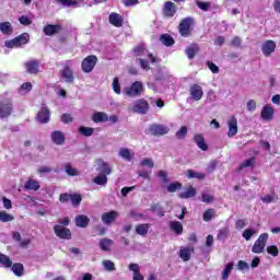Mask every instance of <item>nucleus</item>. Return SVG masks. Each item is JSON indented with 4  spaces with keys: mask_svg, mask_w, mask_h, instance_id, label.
Here are the masks:
<instances>
[{
    "mask_svg": "<svg viewBox=\"0 0 280 280\" xmlns=\"http://www.w3.org/2000/svg\"><path fill=\"white\" fill-rule=\"evenodd\" d=\"M194 141L198 145V148L203 152H207V150H209V145H207V142H205V136L196 135L194 137Z\"/></svg>",
    "mask_w": 280,
    "mask_h": 280,
    "instance_id": "nucleus-29",
    "label": "nucleus"
},
{
    "mask_svg": "<svg viewBox=\"0 0 280 280\" xmlns=\"http://www.w3.org/2000/svg\"><path fill=\"white\" fill-rule=\"evenodd\" d=\"M35 119L38 121V124H49L51 119V112L49 110V107H47L45 104H42V107L37 112Z\"/></svg>",
    "mask_w": 280,
    "mask_h": 280,
    "instance_id": "nucleus-8",
    "label": "nucleus"
},
{
    "mask_svg": "<svg viewBox=\"0 0 280 280\" xmlns=\"http://www.w3.org/2000/svg\"><path fill=\"white\" fill-rule=\"evenodd\" d=\"M161 43H163L165 45V47H172V45H174V43H176L174 40V37H172V35L170 34H162L160 37Z\"/></svg>",
    "mask_w": 280,
    "mask_h": 280,
    "instance_id": "nucleus-38",
    "label": "nucleus"
},
{
    "mask_svg": "<svg viewBox=\"0 0 280 280\" xmlns=\"http://www.w3.org/2000/svg\"><path fill=\"white\" fill-rule=\"evenodd\" d=\"M267 242L268 233L260 234L252 247V253H254L255 255H261V253H264V250L266 249Z\"/></svg>",
    "mask_w": 280,
    "mask_h": 280,
    "instance_id": "nucleus-5",
    "label": "nucleus"
},
{
    "mask_svg": "<svg viewBox=\"0 0 280 280\" xmlns=\"http://www.w3.org/2000/svg\"><path fill=\"white\" fill-rule=\"evenodd\" d=\"M189 94L191 100L195 102H200V100H202L205 96V91H202V86H200L198 83H194L189 88Z\"/></svg>",
    "mask_w": 280,
    "mask_h": 280,
    "instance_id": "nucleus-13",
    "label": "nucleus"
},
{
    "mask_svg": "<svg viewBox=\"0 0 280 280\" xmlns=\"http://www.w3.org/2000/svg\"><path fill=\"white\" fill-rule=\"evenodd\" d=\"M61 78L68 84H73L75 78L73 77V70L69 66H65L63 69L60 71Z\"/></svg>",
    "mask_w": 280,
    "mask_h": 280,
    "instance_id": "nucleus-20",
    "label": "nucleus"
},
{
    "mask_svg": "<svg viewBox=\"0 0 280 280\" xmlns=\"http://www.w3.org/2000/svg\"><path fill=\"white\" fill-rule=\"evenodd\" d=\"M71 200V194L62 192L59 196V201L62 202V205L69 202Z\"/></svg>",
    "mask_w": 280,
    "mask_h": 280,
    "instance_id": "nucleus-61",
    "label": "nucleus"
},
{
    "mask_svg": "<svg viewBox=\"0 0 280 280\" xmlns=\"http://www.w3.org/2000/svg\"><path fill=\"white\" fill-rule=\"evenodd\" d=\"M45 36H56L62 32V25L60 24H46L43 28Z\"/></svg>",
    "mask_w": 280,
    "mask_h": 280,
    "instance_id": "nucleus-14",
    "label": "nucleus"
},
{
    "mask_svg": "<svg viewBox=\"0 0 280 280\" xmlns=\"http://www.w3.org/2000/svg\"><path fill=\"white\" fill-rule=\"evenodd\" d=\"M65 170H66V174H68V176H80V171H78V168L73 167L71 165V163H66Z\"/></svg>",
    "mask_w": 280,
    "mask_h": 280,
    "instance_id": "nucleus-40",
    "label": "nucleus"
},
{
    "mask_svg": "<svg viewBox=\"0 0 280 280\" xmlns=\"http://www.w3.org/2000/svg\"><path fill=\"white\" fill-rule=\"evenodd\" d=\"M14 113V103L10 97L0 98V119H8Z\"/></svg>",
    "mask_w": 280,
    "mask_h": 280,
    "instance_id": "nucleus-2",
    "label": "nucleus"
},
{
    "mask_svg": "<svg viewBox=\"0 0 280 280\" xmlns=\"http://www.w3.org/2000/svg\"><path fill=\"white\" fill-rule=\"evenodd\" d=\"M148 231H150V224L148 223L138 224L136 226V233L138 235H141L142 237H145L148 235Z\"/></svg>",
    "mask_w": 280,
    "mask_h": 280,
    "instance_id": "nucleus-33",
    "label": "nucleus"
},
{
    "mask_svg": "<svg viewBox=\"0 0 280 280\" xmlns=\"http://www.w3.org/2000/svg\"><path fill=\"white\" fill-rule=\"evenodd\" d=\"M201 200H202V202H206L207 205H211V202H213L214 198H213V196H211L209 194H202Z\"/></svg>",
    "mask_w": 280,
    "mask_h": 280,
    "instance_id": "nucleus-63",
    "label": "nucleus"
},
{
    "mask_svg": "<svg viewBox=\"0 0 280 280\" xmlns=\"http://www.w3.org/2000/svg\"><path fill=\"white\" fill-rule=\"evenodd\" d=\"M79 132L80 135H83V137H91L93 136V132H95V129L91 127H80Z\"/></svg>",
    "mask_w": 280,
    "mask_h": 280,
    "instance_id": "nucleus-49",
    "label": "nucleus"
},
{
    "mask_svg": "<svg viewBox=\"0 0 280 280\" xmlns=\"http://www.w3.org/2000/svg\"><path fill=\"white\" fill-rule=\"evenodd\" d=\"M138 61L140 62V67L143 71H150V61L141 58H139Z\"/></svg>",
    "mask_w": 280,
    "mask_h": 280,
    "instance_id": "nucleus-62",
    "label": "nucleus"
},
{
    "mask_svg": "<svg viewBox=\"0 0 280 280\" xmlns=\"http://www.w3.org/2000/svg\"><path fill=\"white\" fill-rule=\"evenodd\" d=\"M119 217V213L117 211H109V212H105L102 214V222H104V224H113V222H115V220H117V218Z\"/></svg>",
    "mask_w": 280,
    "mask_h": 280,
    "instance_id": "nucleus-22",
    "label": "nucleus"
},
{
    "mask_svg": "<svg viewBox=\"0 0 280 280\" xmlns=\"http://www.w3.org/2000/svg\"><path fill=\"white\" fill-rule=\"evenodd\" d=\"M93 183L95 185H101L102 187H106V185H108V176L100 174L98 176L93 178Z\"/></svg>",
    "mask_w": 280,
    "mask_h": 280,
    "instance_id": "nucleus-36",
    "label": "nucleus"
},
{
    "mask_svg": "<svg viewBox=\"0 0 280 280\" xmlns=\"http://www.w3.org/2000/svg\"><path fill=\"white\" fill-rule=\"evenodd\" d=\"M13 220H14V215L5 211H0V222H12Z\"/></svg>",
    "mask_w": 280,
    "mask_h": 280,
    "instance_id": "nucleus-50",
    "label": "nucleus"
},
{
    "mask_svg": "<svg viewBox=\"0 0 280 280\" xmlns=\"http://www.w3.org/2000/svg\"><path fill=\"white\" fill-rule=\"evenodd\" d=\"M177 139H185L187 137V126H183L177 132H176Z\"/></svg>",
    "mask_w": 280,
    "mask_h": 280,
    "instance_id": "nucleus-60",
    "label": "nucleus"
},
{
    "mask_svg": "<svg viewBox=\"0 0 280 280\" xmlns=\"http://www.w3.org/2000/svg\"><path fill=\"white\" fill-rule=\"evenodd\" d=\"M171 231L176 233V235H183V224L178 221H171L170 223Z\"/></svg>",
    "mask_w": 280,
    "mask_h": 280,
    "instance_id": "nucleus-35",
    "label": "nucleus"
},
{
    "mask_svg": "<svg viewBox=\"0 0 280 280\" xmlns=\"http://www.w3.org/2000/svg\"><path fill=\"white\" fill-rule=\"evenodd\" d=\"M56 3L63 5V8H71V5H78V1L75 0H55Z\"/></svg>",
    "mask_w": 280,
    "mask_h": 280,
    "instance_id": "nucleus-52",
    "label": "nucleus"
},
{
    "mask_svg": "<svg viewBox=\"0 0 280 280\" xmlns=\"http://www.w3.org/2000/svg\"><path fill=\"white\" fill-rule=\"evenodd\" d=\"M0 32L4 36H12V34H14V28L12 27V23L1 22L0 23Z\"/></svg>",
    "mask_w": 280,
    "mask_h": 280,
    "instance_id": "nucleus-25",
    "label": "nucleus"
},
{
    "mask_svg": "<svg viewBox=\"0 0 280 280\" xmlns=\"http://www.w3.org/2000/svg\"><path fill=\"white\" fill-rule=\"evenodd\" d=\"M101 250L108 252L110 250V246H113V240L110 238H102L98 243Z\"/></svg>",
    "mask_w": 280,
    "mask_h": 280,
    "instance_id": "nucleus-39",
    "label": "nucleus"
},
{
    "mask_svg": "<svg viewBox=\"0 0 280 280\" xmlns=\"http://www.w3.org/2000/svg\"><path fill=\"white\" fill-rule=\"evenodd\" d=\"M50 139L56 145H62L66 141L65 133L60 130L52 131Z\"/></svg>",
    "mask_w": 280,
    "mask_h": 280,
    "instance_id": "nucleus-21",
    "label": "nucleus"
},
{
    "mask_svg": "<svg viewBox=\"0 0 280 280\" xmlns=\"http://www.w3.org/2000/svg\"><path fill=\"white\" fill-rule=\"evenodd\" d=\"M30 43V34L28 33H22L21 35L16 36L13 39L7 40L4 43L5 47L9 49H14V47H23V45H27Z\"/></svg>",
    "mask_w": 280,
    "mask_h": 280,
    "instance_id": "nucleus-3",
    "label": "nucleus"
},
{
    "mask_svg": "<svg viewBox=\"0 0 280 280\" xmlns=\"http://www.w3.org/2000/svg\"><path fill=\"white\" fill-rule=\"evenodd\" d=\"M0 265L3 266V268H12V259L0 253Z\"/></svg>",
    "mask_w": 280,
    "mask_h": 280,
    "instance_id": "nucleus-42",
    "label": "nucleus"
},
{
    "mask_svg": "<svg viewBox=\"0 0 280 280\" xmlns=\"http://www.w3.org/2000/svg\"><path fill=\"white\" fill-rule=\"evenodd\" d=\"M195 25H196V20H194V18L188 16V18L182 19L178 25V32L180 36H183L184 38H189V36H191V33L194 32L192 26Z\"/></svg>",
    "mask_w": 280,
    "mask_h": 280,
    "instance_id": "nucleus-1",
    "label": "nucleus"
},
{
    "mask_svg": "<svg viewBox=\"0 0 280 280\" xmlns=\"http://www.w3.org/2000/svg\"><path fill=\"white\" fill-rule=\"evenodd\" d=\"M176 12H177V8L174 2L172 1L164 2V8H163L164 16H167V19H172L176 14Z\"/></svg>",
    "mask_w": 280,
    "mask_h": 280,
    "instance_id": "nucleus-17",
    "label": "nucleus"
},
{
    "mask_svg": "<svg viewBox=\"0 0 280 280\" xmlns=\"http://www.w3.org/2000/svg\"><path fill=\"white\" fill-rule=\"evenodd\" d=\"M32 89H33L32 82H24L21 85L19 93H30V91H32Z\"/></svg>",
    "mask_w": 280,
    "mask_h": 280,
    "instance_id": "nucleus-54",
    "label": "nucleus"
},
{
    "mask_svg": "<svg viewBox=\"0 0 280 280\" xmlns=\"http://www.w3.org/2000/svg\"><path fill=\"white\" fill-rule=\"evenodd\" d=\"M267 253L271 255L272 257H278L279 256V248L277 245H270L267 247Z\"/></svg>",
    "mask_w": 280,
    "mask_h": 280,
    "instance_id": "nucleus-57",
    "label": "nucleus"
},
{
    "mask_svg": "<svg viewBox=\"0 0 280 280\" xmlns=\"http://www.w3.org/2000/svg\"><path fill=\"white\" fill-rule=\"evenodd\" d=\"M256 163H257V158L252 156L245 160L243 163H241L236 172H242V170H246V167H255Z\"/></svg>",
    "mask_w": 280,
    "mask_h": 280,
    "instance_id": "nucleus-28",
    "label": "nucleus"
},
{
    "mask_svg": "<svg viewBox=\"0 0 280 280\" xmlns=\"http://www.w3.org/2000/svg\"><path fill=\"white\" fill-rule=\"evenodd\" d=\"M260 117L264 121H272L275 118V108L270 105H265L260 112Z\"/></svg>",
    "mask_w": 280,
    "mask_h": 280,
    "instance_id": "nucleus-16",
    "label": "nucleus"
},
{
    "mask_svg": "<svg viewBox=\"0 0 280 280\" xmlns=\"http://www.w3.org/2000/svg\"><path fill=\"white\" fill-rule=\"evenodd\" d=\"M140 165L142 167H149L150 170H152V167H154V161L152 160V158H145L140 162Z\"/></svg>",
    "mask_w": 280,
    "mask_h": 280,
    "instance_id": "nucleus-53",
    "label": "nucleus"
},
{
    "mask_svg": "<svg viewBox=\"0 0 280 280\" xmlns=\"http://www.w3.org/2000/svg\"><path fill=\"white\" fill-rule=\"evenodd\" d=\"M24 188L28 191H38L40 189V183L38 180L30 178L25 184Z\"/></svg>",
    "mask_w": 280,
    "mask_h": 280,
    "instance_id": "nucleus-27",
    "label": "nucleus"
},
{
    "mask_svg": "<svg viewBox=\"0 0 280 280\" xmlns=\"http://www.w3.org/2000/svg\"><path fill=\"white\" fill-rule=\"evenodd\" d=\"M92 120L94 124H102L104 121H108V115H106L104 112H97L93 114Z\"/></svg>",
    "mask_w": 280,
    "mask_h": 280,
    "instance_id": "nucleus-31",
    "label": "nucleus"
},
{
    "mask_svg": "<svg viewBox=\"0 0 280 280\" xmlns=\"http://www.w3.org/2000/svg\"><path fill=\"white\" fill-rule=\"evenodd\" d=\"M206 65L212 73H220V68L213 61H207Z\"/></svg>",
    "mask_w": 280,
    "mask_h": 280,
    "instance_id": "nucleus-59",
    "label": "nucleus"
},
{
    "mask_svg": "<svg viewBox=\"0 0 280 280\" xmlns=\"http://www.w3.org/2000/svg\"><path fill=\"white\" fill-rule=\"evenodd\" d=\"M178 189H183V184H180L179 182L172 183L167 186V191L170 194H174L178 191Z\"/></svg>",
    "mask_w": 280,
    "mask_h": 280,
    "instance_id": "nucleus-46",
    "label": "nucleus"
},
{
    "mask_svg": "<svg viewBox=\"0 0 280 280\" xmlns=\"http://www.w3.org/2000/svg\"><path fill=\"white\" fill-rule=\"evenodd\" d=\"M70 201L72 207H80L82 203V195L80 194H71Z\"/></svg>",
    "mask_w": 280,
    "mask_h": 280,
    "instance_id": "nucleus-43",
    "label": "nucleus"
},
{
    "mask_svg": "<svg viewBox=\"0 0 280 280\" xmlns=\"http://www.w3.org/2000/svg\"><path fill=\"white\" fill-rule=\"evenodd\" d=\"M186 177L189 179L196 178L197 180H205V178H207V175L205 173H198L194 170H187Z\"/></svg>",
    "mask_w": 280,
    "mask_h": 280,
    "instance_id": "nucleus-30",
    "label": "nucleus"
},
{
    "mask_svg": "<svg viewBox=\"0 0 280 280\" xmlns=\"http://www.w3.org/2000/svg\"><path fill=\"white\" fill-rule=\"evenodd\" d=\"M98 171L105 176H110V174L113 173V168H110V165H108V163L106 162L101 163V165L98 166Z\"/></svg>",
    "mask_w": 280,
    "mask_h": 280,
    "instance_id": "nucleus-41",
    "label": "nucleus"
},
{
    "mask_svg": "<svg viewBox=\"0 0 280 280\" xmlns=\"http://www.w3.org/2000/svg\"><path fill=\"white\" fill-rule=\"evenodd\" d=\"M108 22L114 27H124V16L121 14L112 12L108 18Z\"/></svg>",
    "mask_w": 280,
    "mask_h": 280,
    "instance_id": "nucleus-19",
    "label": "nucleus"
},
{
    "mask_svg": "<svg viewBox=\"0 0 280 280\" xmlns=\"http://www.w3.org/2000/svg\"><path fill=\"white\" fill-rule=\"evenodd\" d=\"M143 91H145V89L143 88V83H141V81H136L129 88L124 89V93L127 95V97H140Z\"/></svg>",
    "mask_w": 280,
    "mask_h": 280,
    "instance_id": "nucleus-4",
    "label": "nucleus"
},
{
    "mask_svg": "<svg viewBox=\"0 0 280 280\" xmlns=\"http://www.w3.org/2000/svg\"><path fill=\"white\" fill-rule=\"evenodd\" d=\"M150 211L152 213H156L159 218H163L165 215V210L163 209V206H161V203H153L150 208Z\"/></svg>",
    "mask_w": 280,
    "mask_h": 280,
    "instance_id": "nucleus-34",
    "label": "nucleus"
},
{
    "mask_svg": "<svg viewBox=\"0 0 280 280\" xmlns=\"http://www.w3.org/2000/svg\"><path fill=\"white\" fill-rule=\"evenodd\" d=\"M254 235H255V231L250 229L244 230L243 232V237L244 240H246V242H250Z\"/></svg>",
    "mask_w": 280,
    "mask_h": 280,
    "instance_id": "nucleus-58",
    "label": "nucleus"
},
{
    "mask_svg": "<svg viewBox=\"0 0 280 280\" xmlns=\"http://www.w3.org/2000/svg\"><path fill=\"white\" fill-rule=\"evenodd\" d=\"M233 271V262H229L222 271V279H229L231 272Z\"/></svg>",
    "mask_w": 280,
    "mask_h": 280,
    "instance_id": "nucleus-48",
    "label": "nucleus"
},
{
    "mask_svg": "<svg viewBox=\"0 0 280 280\" xmlns=\"http://www.w3.org/2000/svg\"><path fill=\"white\" fill-rule=\"evenodd\" d=\"M215 217V210L214 209H207L203 214V221L205 222H211V220H213V218Z\"/></svg>",
    "mask_w": 280,
    "mask_h": 280,
    "instance_id": "nucleus-45",
    "label": "nucleus"
},
{
    "mask_svg": "<svg viewBox=\"0 0 280 280\" xmlns=\"http://www.w3.org/2000/svg\"><path fill=\"white\" fill-rule=\"evenodd\" d=\"M12 272L15 275V277H23L25 273V267L21 262H14L12 266Z\"/></svg>",
    "mask_w": 280,
    "mask_h": 280,
    "instance_id": "nucleus-32",
    "label": "nucleus"
},
{
    "mask_svg": "<svg viewBox=\"0 0 280 280\" xmlns=\"http://www.w3.org/2000/svg\"><path fill=\"white\" fill-rule=\"evenodd\" d=\"M74 222L75 226H78L79 229H86V226H89V223L91 222V219H89L86 214H79L75 217Z\"/></svg>",
    "mask_w": 280,
    "mask_h": 280,
    "instance_id": "nucleus-23",
    "label": "nucleus"
},
{
    "mask_svg": "<svg viewBox=\"0 0 280 280\" xmlns=\"http://www.w3.org/2000/svg\"><path fill=\"white\" fill-rule=\"evenodd\" d=\"M196 194H197L196 188H194V186H190L184 192L179 194V198L182 199L195 198Z\"/></svg>",
    "mask_w": 280,
    "mask_h": 280,
    "instance_id": "nucleus-37",
    "label": "nucleus"
},
{
    "mask_svg": "<svg viewBox=\"0 0 280 280\" xmlns=\"http://www.w3.org/2000/svg\"><path fill=\"white\" fill-rule=\"evenodd\" d=\"M103 266L108 272H114V270H116L115 262H113V260H104Z\"/></svg>",
    "mask_w": 280,
    "mask_h": 280,
    "instance_id": "nucleus-56",
    "label": "nucleus"
},
{
    "mask_svg": "<svg viewBox=\"0 0 280 280\" xmlns=\"http://www.w3.org/2000/svg\"><path fill=\"white\" fill-rule=\"evenodd\" d=\"M276 49H277V43L272 39H267L261 45V51L266 58H270V56L275 54Z\"/></svg>",
    "mask_w": 280,
    "mask_h": 280,
    "instance_id": "nucleus-11",
    "label": "nucleus"
},
{
    "mask_svg": "<svg viewBox=\"0 0 280 280\" xmlns=\"http://www.w3.org/2000/svg\"><path fill=\"white\" fill-rule=\"evenodd\" d=\"M194 250H195L194 246L182 247L179 249L180 259H183V261H189L191 259V253H194Z\"/></svg>",
    "mask_w": 280,
    "mask_h": 280,
    "instance_id": "nucleus-24",
    "label": "nucleus"
},
{
    "mask_svg": "<svg viewBox=\"0 0 280 280\" xmlns=\"http://www.w3.org/2000/svg\"><path fill=\"white\" fill-rule=\"evenodd\" d=\"M95 65H97V56L90 55L82 60L81 69L83 73H91L95 69Z\"/></svg>",
    "mask_w": 280,
    "mask_h": 280,
    "instance_id": "nucleus-7",
    "label": "nucleus"
},
{
    "mask_svg": "<svg viewBox=\"0 0 280 280\" xmlns=\"http://www.w3.org/2000/svg\"><path fill=\"white\" fill-rule=\"evenodd\" d=\"M228 137L231 139L233 137H235V135H237V118L235 116H232L229 118L228 120Z\"/></svg>",
    "mask_w": 280,
    "mask_h": 280,
    "instance_id": "nucleus-18",
    "label": "nucleus"
},
{
    "mask_svg": "<svg viewBox=\"0 0 280 280\" xmlns=\"http://www.w3.org/2000/svg\"><path fill=\"white\" fill-rule=\"evenodd\" d=\"M133 54H136V56H145L147 54V57L149 58L151 65H155V62H160L159 58L154 57L152 52L145 49V44H139L138 46H136L133 48Z\"/></svg>",
    "mask_w": 280,
    "mask_h": 280,
    "instance_id": "nucleus-9",
    "label": "nucleus"
},
{
    "mask_svg": "<svg viewBox=\"0 0 280 280\" xmlns=\"http://www.w3.org/2000/svg\"><path fill=\"white\" fill-rule=\"evenodd\" d=\"M112 89L116 95H121V84H119V79L114 78L113 83H112Z\"/></svg>",
    "mask_w": 280,
    "mask_h": 280,
    "instance_id": "nucleus-47",
    "label": "nucleus"
},
{
    "mask_svg": "<svg viewBox=\"0 0 280 280\" xmlns=\"http://www.w3.org/2000/svg\"><path fill=\"white\" fill-rule=\"evenodd\" d=\"M196 5L199 10H202L203 12H209V8H211V3L209 2H202L200 0L195 1Z\"/></svg>",
    "mask_w": 280,
    "mask_h": 280,
    "instance_id": "nucleus-51",
    "label": "nucleus"
},
{
    "mask_svg": "<svg viewBox=\"0 0 280 280\" xmlns=\"http://www.w3.org/2000/svg\"><path fill=\"white\" fill-rule=\"evenodd\" d=\"M237 268L238 270H250V266L244 260H238Z\"/></svg>",
    "mask_w": 280,
    "mask_h": 280,
    "instance_id": "nucleus-64",
    "label": "nucleus"
},
{
    "mask_svg": "<svg viewBox=\"0 0 280 280\" xmlns=\"http://www.w3.org/2000/svg\"><path fill=\"white\" fill-rule=\"evenodd\" d=\"M198 51H200V46H198V44H191L188 48H186L185 54L189 60H194Z\"/></svg>",
    "mask_w": 280,
    "mask_h": 280,
    "instance_id": "nucleus-26",
    "label": "nucleus"
},
{
    "mask_svg": "<svg viewBox=\"0 0 280 280\" xmlns=\"http://www.w3.org/2000/svg\"><path fill=\"white\" fill-rule=\"evenodd\" d=\"M232 47H235L236 49L242 48V37L234 36L230 43Z\"/></svg>",
    "mask_w": 280,
    "mask_h": 280,
    "instance_id": "nucleus-55",
    "label": "nucleus"
},
{
    "mask_svg": "<svg viewBox=\"0 0 280 280\" xmlns=\"http://www.w3.org/2000/svg\"><path fill=\"white\" fill-rule=\"evenodd\" d=\"M119 156L125 161H132V154H130V150L126 148H121L118 152Z\"/></svg>",
    "mask_w": 280,
    "mask_h": 280,
    "instance_id": "nucleus-44",
    "label": "nucleus"
},
{
    "mask_svg": "<svg viewBox=\"0 0 280 280\" xmlns=\"http://www.w3.org/2000/svg\"><path fill=\"white\" fill-rule=\"evenodd\" d=\"M170 132V127L161 124H152L147 130V135H152V137H163Z\"/></svg>",
    "mask_w": 280,
    "mask_h": 280,
    "instance_id": "nucleus-6",
    "label": "nucleus"
},
{
    "mask_svg": "<svg viewBox=\"0 0 280 280\" xmlns=\"http://www.w3.org/2000/svg\"><path fill=\"white\" fill-rule=\"evenodd\" d=\"M24 67L27 71V73H30L31 75H36L40 71L39 70L40 61H38L36 59L30 60V61L24 63Z\"/></svg>",
    "mask_w": 280,
    "mask_h": 280,
    "instance_id": "nucleus-15",
    "label": "nucleus"
},
{
    "mask_svg": "<svg viewBox=\"0 0 280 280\" xmlns=\"http://www.w3.org/2000/svg\"><path fill=\"white\" fill-rule=\"evenodd\" d=\"M52 231L59 240H71V230L62 225H54Z\"/></svg>",
    "mask_w": 280,
    "mask_h": 280,
    "instance_id": "nucleus-12",
    "label": "nucleus"
},
{
    "mask_svg": "<svg viewBox=\"0 0 280 280\" xmlns=\"http://www.w3.org/2000/svg\"><path fill=\"white\" fill-rule=\"evenodd\" d=\"M148 110H150V103L145 101V98H139L133 104V113H138L139 115H147Z\"/></svg>",
    "mask_w": 280,
    "mask_h": 280,
    "instance_id": "nucleus-10",
    "label": "nucleus"
}]
</instances>
